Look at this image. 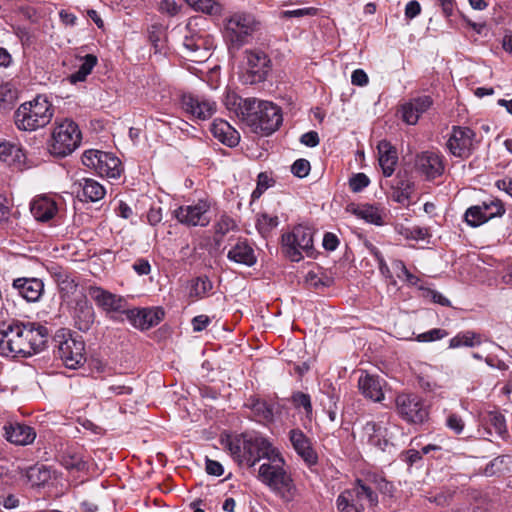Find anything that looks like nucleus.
I'll return each instance as SVG.
<instances>
[{"label":"nucleus","instance_id":"nucleus-1","mask_svg":"<svg viewBox=\"0 0 512 512\" xmlns=\"http://www.w3.org/2000/svg\"><path fill=\"white\" fill-rule=\"evenodd\" d=\"M48 336V329L34 322H3L0 325V349L12 357H30L44 349Z\"/></svg>","mask_w":512,"mask_h":512},{"label":"nucleus","instance_id":"nucleus-2","mask_svg":"<svg viewBox=\"0 0 512 512\" xmlns=\"http://www.w3.org/2000/svg\"><path fill=\"white\" fill-rule=\"evenodd\" d=\"M242 121L256 134L271 135L283 121L281 108L270 101L246 98L239 102Z\"/></svg>","mask_w":512,"mask_h":512},{"label":"nucleus","instance_id":"nucleus-3","mask_svg":"<svg viewBox=\"0 0 512 512\" xmlns=\"http://www.w3.org/2000/svg\"><path fill=\"white\" fill-rule=\"evenodd\" d=\"M285 461L277 451L268 461L263 462L258 471L259 479L284 501L294 499L297 489L291 475L285 469Z\"/></svg>","mask_w":512,"mask_h":512},{"label":"nucleus","instance_id":"nucleus-4","mask_svg":"<svg viewBox=\"0 0 512 512\" xmlns=\"http://www.w3.org/2000/svg\"><path fill=\"white\" fill-rule=\"evenodd\" d=\"M52 104L43 95L21 104L14 113L16 127L22 131H35L48 125L53 117Z\"/></svg>","mask_w":512,"mask_h":512},{"label":"nucleus","instance_id":"nucleus-5","mask_svg":"<svg viewBox=\"0 0 512 512\" xmlns=\"http://www.w3.org/2000/svg\"><path fill=\"white\" fill-rule=\"evenodd\" d=\"M81 140L82 134L76 122L68 118L56 120L47 141V149L52 156L64 158L80 146Z\"/></svg>","mask_w":512,"mask_h":512},{"label":"nucleus","instance_id":"nucleus-6","mask_svg":"<svg viewBox=\"0 0 512 512\" xmlns=\"http://www.w3.org/2000/svg\"><path fill=\"white\" fill-rule=\"evenodd\" d=\"M336 504L339 512H364L378 505V495L370 483L357 479L352 488L337 497Z\"/></svg>","mask_w":512,"mask_h":512},{"label":"nucleus","instance_id":"nucleus-7","mask_svg":"<svg viewBox=\"0 0 512 512\" xmlns=\"http://www.w3.org/2000/svg\"><path fill=\"white\" fill-rule=\"evenodd\" d=\"M55 355L69 369H77L86 361L85 342L81 336L58 331L54 337Z\"/></svg>","mask_w":512,"mask_h":512},{"label":"nucleus","instance_id":"nucleus-8","mask_svg":"<svg viewBox=\"0 0 512 512\" xmlns=\"http://www.w3.org/2000/svg\"><path fill=\"white\" fill-rule=\"evenodd\" d=\"M282 249L293 262H299L304 255L313 257V230L310 227L297 225L289 233L282 235Z\"/></svg>","mask_w":512,"mask_h":512},{"label":"nucleus","instance_id":"nucleus-9","mask_svg":"<svg viewBox=\"0 0 512 512\" xmlns=\"http://www.w3.org/2000/svg\"><path fill=\"white\" fill-rule=\"evenodd\" d=\"M257 26L258 22L253 15L245 12L234 13L226 21L225 37L231 45L239 48L247 42Z\"/></svg>","mask_w":512,"mask_h":512},{"label":"nucleus","instance_id":"nucleus-10","mask_svg":"<svg viewBox=\"0 0 512 512\" xmlns=\"http://www.w3.org/2000/svg\"><path fill=\"white\" fill-rule=\"evenodd\" d=\"M395 405L398 415L408 423L420 424L428 418V408L423 399L416 394H398Z\"/></svg>","mask_w":512,"mask_h":512},{"label":"nucleus","instance_id":"nucleus-11","mask_svg":"<svg viewBox=\"0 0 512 512\" xmlns=\"http://www.w3.org/2000/svg\"><path fill=\"white\" fill-rule=\"evenodd\" d=\"M505 213V207L501 200L490 199L479 205L469 207L464 220L471 227H478L492 218L501 217Z\"/></svg>","mask_w":512,"mask_h":512},{"label":"nucleus","instance_id":"nucleus-12","mask_svg":"<svg viewBox=\"0 0 512 512\" xmlns=\"http://www.w3.org/2000/svg\"><path fill=\"white\" fill-rule=\"evenodd\" d=\"M247 68L244 74L246 84H257L266 80L271 70V60L261 50L246 51Z\"/></svg>","mask_w":512,"mask_h":512},{"label":"nucleus","instance_id":"nucleus-13","mask_svg":"<svg viewBox=\"0 0 512 512\" xmlns=\"http://www.w3.org/2000/svg\"><path fill=\"white\" fill-rule=\"evenodd\" d=\"M87 293L95 304L106 314L123 313L127 310V300L121 295L114 294L100 286L90 285Z\"/></svg>","mask_w":512,"mask_h":512},{"label":"nucleus","instance_id":"nucleus-14","mask_svg":"<svg viewBox=\"0 0 512 512\" xmlns=\"http://www.w3.org/2000/svg\"><path fill=\"white\" fill-rule=\"evenodd\" d=\"M209 210V202L199 200L195 204L178 207L174 210V216L184 225L205 227L210 223Z\"/></svg>","mask_w":512,"mask_h":512},{"label":"nucleus","instance_id":"nucleus-15","mask_svg":"<svg viewBox=\"0 0 512 512\" xmlns=\"http://www.w3.org/2000/svg\"><path fill=\"white\" fill-rule=\"evenodd\" d=\"M474 138L475 132L471 128L453 126L447 148L455 157L468 158L474 149Z\"/></svg>","mask_w":512,"mask_h":512},{"label":"nucleus","instance_id":"nucleus-16","mask_svg":"<svg viewBox=\"0 0 512 512\" xmlns=\"http://www.w3.org/2000/svg\"><path fill=\"white\" fill-rule=\"evenodd\" d=\"M125 315L133 327L143 331L158 325L164 318L165 313L160 307L142 309L127 308Z\"/></svg>","mask_w":512,"mask_h":512},{"label":"nucleus","instance_id":"nucleus-17","mask_svg":"<svg viewBox=\"0 0 512 512\" xmlns=\"http://www.w3.org/2000/svg\"><path fill=\"white\" fill-rule=\"evenodd\" d=\"M181 104L184 111L194 118L206 120L216 111L215 102L193 94H183Z\"/></svg>","mask_w":512,"mask_h":512},{"label":"nucleus","instance_id":"nucleus-18","mask_svg":"<svg viewBox=\"0 0 512 512\" xmlns=\"http://www.w3.org/2000/svg\"><path fill=\"white\" fill-rule=\"evenodd\" d=\"M277 450L264 437L256 434H249L247 446V460L245 466L253 467L260 460L268 461Z\"/></svg>","mask_w":512,"mask_h":512},{"label":"nucleus","instance_id":"nucleus-19","mask_svg":"<svg viewBox=\"0 0 512 512\" xmlns=\"http://www.w3.org/2000/svg\"><path fill=\"white\" fill-rule=\"evenodd\" d=\"M415 167L427 180H433L441 176L445 169L442 156L432 151H424L418 154Z\"/></svg>","mask_w":512,"mask_h":512},{"label":"nucleus","instance_id":"nucleus-20","mask_svg":"<svg viewBox=\"0 0 512 512\" xmlns=\"http://www.w3.org/2000/svg\"><path fill=\"white\" fill-rule=\"evenodd\" d=\"M289 440L295 452L309 467L318 463V455L312 447L311 440L301 429H291L289 431Z\"/></svg>","mask_w":512,"mask_h":512},{"label":"nucleus","instance_id":"nucleus-21","mask_svg":"<svg viewBox=\"0 0 512 512\" xmlns=\"http://www.w3.org/2000/svg\"><path fill=\"white\" fill-rule=\"evenodd\" d=\"M432 105L433 99L429 95L412 98L401 105L400 112L402 120L408 125H415L420 116L428 111Z\"/></svg>","mask_w":512,"mask_h":512},{"label":"nucleus","instance_id":"nucleus-22","mask_svg":"<svg viewBox=\"0 0 512 512\" xmlns=\"http://www.w3.org/2000/svg\"><path fill=\"white\" fill-rule=\"evenodd\" d=\"M12 288L27 302H37L44 292V283L38 278L22 277L13 280Z\"/></svg>","mask_w":512,"mask_h":512},{"label":"nucleus","instance_id":"nucleus-23","mask_svg":"<svg viewBox=\"0 0 512 512\" xmlns=\"http://www.w3.org/2000/svg\"><path fill=\"white\" fill-rule=\"evenodd\" d=\"M73 320L75 327L82 332H87L94 324L95 311L86 297L76 301L73 310Z\"/></svg>","mask_w":512,"mask_h":512},{"label":"nucleus","instance_id":"nucleus-24","mask_svg":"<svg viewBox=\"0 0 512 512\" xmlns=\"http://www.w3.org/2000/svg\"><path fill=\"white\" fill-rule=\"evenodd\" d=\"M7 441L15 445H29L36 438V432L28 425L21 423H9L3 427Z\"/></svg>","mask_w":512,"mask_h":512},{"label":"nucleus","instance_id":"nucleus-25","mask_svg":"<svg viewBox=\"0 0 512 512\" xmlns=\"http://www.w3.org/2000/svg\"><path fill=\"white\" fill-rule=\"evenodd\" d=\"M245 406L249 408L254 419L263 424H269L274 421L275 404L268 402L256 396L250 397Z\"/></svg>","mask_w":512,"mask_h":512},{"label":"nucleus","instance_id":"nucleus-26","mask_svg":"<svg viewBox=\"0 0 512 512\" xmlns=\"http://www.w3.org/2000/svg\"><path fill=\"white\" fill-rule=\"evenodd\" d=\"M227 258L232 262L249 267L257 261L254 249L246 239H239L228 251Z\"/></svg>","mask_w":512,"mask_h":512},{"label":"nucleus","instance_id":"nucleus-27","mask_svg":"<svg viewBox=\"0 0 512 512\" xmlns=\"http://www.w3.org/2000/svg\"><path fill=\"white\" fill-rule=\"evenodd\" d=\"M358 387L364 397L374 402H381L384 399L383 379L379 376L366 374L358 380Z\"/></svg>","mask_w":512,"mask_h":512},{"label":"nucleus","instance_id":"nucleus-28","mask_svg":"<svg viewBox=\"0 0 512 512\" xmlns=\"http://www.w3.org/2000/svg\"><path fill=\"white\" fill-rule=\"evenodd\" d=\"M30 211L37 221L47 222L56 215L58 207L52 198L39 196L31 202Z\"/></svg>","mask_w":512,"mask_h":512},{"label":"nucleus","instance_id":"nucleus-29","mask_svg":"<svg viewBox=\"0 0 512 512\" xmlns=\"http://www.w3.org/2000/svg\"><path fill=\"white\" fill-rule=\"evenodd\" d=\"M211 132L213 136L228 147L238 145L240 135L227 121L216 119L211 124Z\"/></svg>","mask_w":512,"mask_h":512},{"label":"nucleus","instance_id":"nucleus-30","mask_svg":"<svg viewBox=\"0 0 512 512\" xmlns=\"http://www.w3.org/2000/svg\"><path fill=\"white\" fill-rule=\"evenodd\" d=\"M379 154V164L382 168L383 174L386 177H390L397 163L398 157L395 148L390 142L383 140L378 143L377 146Z\"/></svg>","mask_w":512,"mask_h":512},{"label":"nucleus","instance_id":"nucleus-31","mask_svg":"<svg viewBox=\"0 0 512 512\" xmlns=\"http://www.w3.org/2000/svg\"><path fill=\"white\" fill-rule=\"evenodd\" d=\"M249 434H242L235 437H228L225 447L230 455L240 466H245L247 460V446Z\"/></svg>","mask_w":512,"mask_h":512},{"label":"nucleus","instance_id":"nucleus-32","mask_svg":"<svg viewBox=\"0 0 512 512\" xmlns=\"http://www.w3.org/2000/svg\"><path fill=\"white\" fill-rule=\"evenodd\" d=\"M361 438L369 445L385 450L388 441L384 438L382 427L374 421H367L361 428Z\"/></svg>","mask_w":512,"mask_h":512},{"label":"nucleus","instance_id":"nucleus-33","mask_svg":"<svg viewBox=\"0 0 512 512\" xmlns=\"http://www.w3.org/2000/svg\"><path fill=\"white\" fill-rule=\"evenodd\" d=\"M0 160L10 166L20 168L24 165L26 155L21 147L8 141H0Z\"/></svg>","mask_w":512,"mask_h":512},{"label":"nucleus","instance_id":"nucleus-34","mask_svg":"<svg viewBox=\"0 0 512 512\" xmlns=\"http://www.w3.org/2000/svg\"><path fill=\"white\" fill-rule=\"evenodd\" d=\"M123 171L121 161L112 153L103 152L96 173L101 177L117 179Z\"/></svg>","mask_w":512,"mask_h":512},{"label":"nucleus","instance_id":"nucleus-35","mask_svg":"<svg viewBox=\"0 0 512 512\" xmlns=\"http://www.w3.org/2000/svg\"><path fill=\"white\" fill-rule=\"evenodd\" d=\"M74 185H78L81 188L82 196L86 201L96 202L101 200L105 194V188L96 180L90 178H83L78 183Z\"/></svg>","mask_w":512,"mask_h":512},{"label":"nucleus","instance_id":"nucleus-36","mask_svg":"<svg viewBox=\"0 0 512 512\" xmlns=\"http://www.w3.org/2000/svg\"><path fill=\"white\" fill-rule=\"evenodd\" d=\"M204 44L205 42L203 38L196 34L186 35L182 43L184 49L188 52L189 56L195 58L193 59V61H200V59L205 56V52H202Z\"/></svg>","mask_w":512,"mask_h":512},{"label":"nucleus","instance_id":"nucleus-37","mask_svg":"<svg viewBox=\"0 0 512 512\" xmlns=\"http://www.w3.org/2000/svg\"><path fill=\"white\" fill-rule=\"evenodd\" d=\"M185 2L195 11L211 16L221 15L223 11V5L216 0H185Z\"/></svg>","mask_w":512,"mask_h":512},{"label":"nucleus","instance_id":"nucleus-38","mask_svg":"<svg viewBox=\"0 0 512 512\" xmlns=\"http://www.w3.org/2000/svg\"><path fill=\"white\" fill-rule=\"evenodd\" d=\"M481 336L473 331L460 332L450 339L449 348L474 347L481 344Z\"/></svg>","mask_w":512,"mask_h":512},{"label":"nucleus","instance_id":"nucleus-39","mask_svg":"<svg viewBox=\"0 0 512 512\" xmlns=\"http://www.w3.org/2000/svg\"><path fill=\"white\" fill-rule=\"evenodd\" d=\"M96 64L97 57L92 54H87L83 58V62L81 63L79 69L69 76V81L72 84L85 81L87 76L92 72Z\"/></svg>","mask_w":512,"mask_h":512},{"label":"nucleus","instance_id":"nucleus-40","mask_svg":"<svg viewBox=\"0 0 512 512\" xmlns=\"http://www.w3.org/2000/svg\"><path fill=\"white\" fill-rule=\"evenodd\" d=\"M353 213L368 223L378 226L383 225L381 211L373 205H363L361 207H357L353 210Z\"/></svg>","mask_w":512,"mask_h":512},{"label":"nucleus","instance_id":"nucleus-41","mask_svg":"<svg viewBox=\"0 0 512 512\" xmlns=\"http://www.w3.org/2000/svg\"><path fill=\"white\" fill-rule=\"evenodd\" d=\"M56 282L60 292L66 296L74 294L77 290L78 283L75 279L65 271H60L55 274Z\"/></svg>","mask_w":512,"mask_h":512},{"label":"nucleus","instance_id":"nucleus-42","mask_svg":"<svg viewBox=\"0 0 512 512\" xmlns=\"http://www.w3.org/2000/svg\"><path fill=\"white\" fill-rule=\"evenodd\" d=\"M26 476L33 486H40L50 479V471L45 466H33L27 470Z\"/></svg>","mask_w":512,"mask_h":512},{"label":"nucleus","instance_id":"nucleus-43","mask_svg":"<svg viewBox=\"0 0 512 512\" xmlns=\"http://www.w3.org/2000/svg\"><path fill=\"white\" fill-rule=\"evenodd\" d=\"M63 467L67 470L81 471L86 467V462L83 457L75 452L67 451L61 456L60 460Z\"/></svg>","mask_w":512,"mask_h":512},{"label":"nucleus","instance_id":"nucleus-44","mask_svg":"<svg viewBox=\"0 0 512 512\" xmlns=\"http://www.w3.org/2000/svg\"><path fill=\"white\" fill-rule=\"evenodd\" d=\"M291 402L296 409L303 408L308 419L312 418L313 408L309 394L301 391L294 392L291 396Z\"/></svg>","mask_w":512,"mask_h":512},{"label":"nucleus","instance_id":"nucleus-45","mask_svg":"<svg viewBox=\"0 0 512 512\" xmlns=\"http://www.w3.org/2000/svg\"><path fill=\"white\" fill-rule=\"evenodd\" d=\"M235 227V221L231 217L222 215L214 225L216 243H220L222 237L225 236L229 231L235 229Z\"/></svg>","mask_w":512,"mask_h":512},{"label":"nucleus","instance_id":"nucleus-46","mask_svg":"<svg viewBox=\"0 0 512 512\" xmlns=\"http://www.w3.org/2000/svg\"><path fill=\"white\" fill-rule=\"evenodd\" d=\"M212 288L213 284L207 276H199L193 282L190 294L197 298H203Z\"/></svg>","mask_w":512,"mask_h":512},{"label":"nucleus","instance_id":"nucleus-47","mask_svg":"<svg viewBox=\"0 0 512 512\" xmlns=\"http://www.w3.org/2000/svg\"><path fill=\"white\" fill-rule=\"evenodd\" d=\"M411 184L408 181H401L400 186L393 189L391 199L400 204H408L411 196Z\"/></svg>","mask_w":512,"mask_h":512},{"label":"nucleus","instance_id":"nucleus-48","mask_svg":"<svg viewBox=\"0 0 512 512\" xmlns=\"http://www.w3.org/2000/svg\"><path fill=\"white\" fill-rule=\"evenodd\" d=\"M418 290L420 291V296L429 299L434 303H437L441 306L449 307L451 306V302L445 296H443L440 292L430 289L428 287L419 286Z\"/></svg>","mask_w":512,"mask_h":512},{"label":"nucleus","instance_id":"nucleus-49","mask_svg":"<svg viewBox=\"0 0 512 512\" xmlns=\"http://www.w3.org/2000/svg\"><path fill=\"white\" fill-rule=\"evenodd\" d=\"M103 155V151L100 150H86L82 155V163L89 169L97 171L99 166V162H101V157Z\"/></svg>","mask_w":512,"mask_h":512},{"label":"nucleus","instance_id":"nucleus-50","mask_svg":"<svg viewBox=\"0 0 512 512\" xmlns=\"http://www.w3.org/2000/svg\"><path fill=\"white\" fill-rule=\"evenodd\" d=\"M365 483H370L373 487V491L378 490L381 493L387 494L392 492V485L383 477L378 475H371L363 480Z\"/></svg>","mask_w":512,"mask_h":512},{"label":"nucleus","instance_id":"nucleus-51","mask_svg":"<svg viewBox=\"0 0 512 512\" xmlns=\"http://www.w3.org/2000/svg\"><path fill=\"white\" fill-rule=\"evenodd\" d=\"M278 223L279 221L277 216L262 214L257 220L256 227L260 233L265 234L275 228Z\"/></svg>","mask_w":512,"mask_h":512},{"label":"nucleus","instance_id":"nucleus-52","mask_svg":"<svg viewBox=\"0 0 512 512\" xmlns=\"http://www.w3.org/2000/svg\"><path fill=\"white\" fill-rule=\"evenodd\" d=\"M370 184V179L364 173L354 174L349 179V187L352 192L358 193L365 189Z\"/></svg>","mask_w":512,"mask_h":512},{"label":"nucleus","instance_id":"nucleus-53","mask_svg":"<svg viewBox=\"0 0 512 512\" xmlns=\"http://www.w3.org/2000/svg\"><path fill=\"white\" fill-rule=\"evenodd\" d=\"M448 336V332L444 329L434 328L427 332L421 333L416 337L418 342H433Z\"/></svg>","mask_w":512,"mask_h":512},{"label":"nucleus","instance_id":"nucleus-54","mask_svg":"<svg viewBox=\"0 0 512 512\" xmlns=\"http://www.w3.org/2000/svg\"><path fill=\"white\" fill-rule=\"evenodd\" d=\"M407 239L424 240L428 236V230L423 227L415 226L412 228H401L399 231Z\"/></svg>","mask_w":512,"mask_h":512},{"label":"nucleus","instance_id":"nucleus-55","mask_svg":"<svg viewBox=\"0 0 512 512\" xmlns=\"http://www.w3.org/2000/svg\"><path fill=\"white\" fill-rule=\"evenodd\" d=\"M310 169V162L303 158L297 159L291 166L292 174L298 178L308 176Z\"/></svg>","mask_w":512,"mask_h":512},{"label":"nucleus","instance_id":"nucleus-56","mask_svg":"<svg viewBox=\"0 0 512 512\" xmlns=\"http://www.w3.org/2000/svg\"><path fill=\"white\" fill-rule=\"evenodd\" d=\"M446 426L455 434H461L464 430L465 422L461 416L451 413L446 418Z\"/></svg>","mask_w":512,"mask_h":512},{"label":"nucleus","instance_id":"nucleus-57","mask_svg":"<svg viewBox=\"0 0 512 512\" xmlns=\"http://www.w3.org/2000/svg\"><path fill=\"white\" fill-rule=\"evenodd\" d=\"M158 10L163 14L173 17L179 13L180 6L175 0H161Z\"/></svg>","mask_w":512,"mask_h":512},{"label":"nucleus","instance_id":"nucleus-58","mask_svg":"<svg viewBox=\"0 0 512 512\" xmlns=\"http://www.w3.org/2000/svg\"><path fill=\"white\" fill-rule=\"evenodd\" d=\"M306 282L314 288H320L328 287L330 285L331 279L329 277H325L323 279L321 277H318V275L315 274L314 272H309L306 276Z\"/></svg>","mask_w":512,"mask_h":512},{"label":"nucleus","instance_id":"nucleus-59","mask_svg":"<svg viewBox=\"0 0 512 512\" xmlns=\"http://www.w3.org/2000/svg\"><path fill=\"white\" fill-rule=\"evenodd\" d=\"M163 36V27L161 24H153L148 28V38L149 41L155 46H158V42H160Z\"/></svg>","mask_w":512,"mask_h":512},{"label":"nucleus","instance_id":"nucleus-60","mask_svg":"<svg viewBox=\"0 0 512 512\" xmlns=\"http://www.w3.org/2000/svg\"><path fill=\"white\" fill-rule=\"evenodd\" d=\"M131 392H132V388L129 386H125V385H121V384H113V385L108 386L105 389L104 394L107 397H111L112 395L131 394Z\"/></svg>","mask_w":512,"mask_h":512},{"label":"nucleus","instance_id":"nucleus-61","mask_svg":"<svg viewBox=\"0 0 512 512\" xmlns=\"http://www.w3.org/2000/svg\"><path fill=\"white\" fill-rule=\"evenodd\" d=\"M490 422L499 434H503L507 431L506 421L502 414H500V413L491 414Z\"/></svg>","mask_w":512,"mask_h":512},{"label":"nucleus","instance_id":"nucleus-62","mask_svg":"<svg viewBox=\"0 0 512 512\" xmlns=\"http://www.w3.org/2000/svg\"><path fill=\"white\" fill-rule=\"evenodd\" d=\"M368 75L362 69H356L351 75V82L356 86H365L368 84Z\"/></svg>","mask_w":512,"mask_h":512},{"label":"nucleus","instance_id":"nucleus-63","mask_svg":"<svg viewBox=\"0 0 512 512\" xmlns=\"http://www.w3.org/2000/svg\"><path fill=\"white\" fill-rule=\"evenodd\" d=\"M319 141V136L316 131L306 132L300 138V142L308 147L317 146L319 144Z\"/></svg>","mask_w":512,"mask_h":512},{"label":"nucleus","instance_id":"nucleus-64","mask_svg":"<svg viewBox=\"0 0 512 512\" xmlns=\"http://www.w3.org/2000/svg\"><path fill=\"white\" fill-rule=\"evenodd\" d=\"M421 12V5L418 1L412 0L406 4L405 16L408 19H413L418 16Z\"/></svg>","mask_w":512,"mask_h":512}]
</instances>
